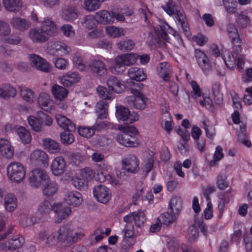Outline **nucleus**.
I'll return each mask as SVG.
<instances>
[{
    "label": "nucleus",
    "instance_id": "4d7b16f0",
    "mask_svg": "<svg viewBox=\"0 0 252 252\" xmlns=\"http://www.w3.org/2000/svg\"><path fill=\"white\" fill-rule=\"evenodd\" d=\"M101 3L102 2L98 0H85L84 5L85 9L92 11L98 9Z\"/></svg>",
    "mask_w": 252,
    "mask_h": 252
},
{
    "label": "nucleus",
    "instance_id": "bb28decb",
    "mask_svg": "<svg viewBox=\"0 0 252 252\" xmlns=\"http://www.w3.org/2000/svg\"><path fill=\"white\" fill-rule=\"evenodd\" d=\"M38 103L41 108L46 111H49L52 109L53 101L50 95L46 93H41L38 97Z\"/></svg>",
    "mask_w": 252,
    "mask_h": 252
},
{
    "label": "nucleus",
    "instance_id": "b1692460",
    "mask_svg": "<svg viewBox=\"0 0 252 252\" xmlns=\"http://www.w3.org/2000/svg\"><path fill=\"white\" fill-rule=\"evenodd\" d=\"M174 14L175 15V19L176 21H178V23L179 24L181 25L185 34L187 37H190V32L189 31V27L184 11L183 10H177Z\"/></svg>",
    "mask_w": 252,
    "mask_h": 252
},
{
    "label": "nucleus",
    "instance_id": "39448f33",
    "mask_svg": "<svg viewBox=\"0 0 252 252\" xmlns=\"http://www.w3.org/2000/svg\"><path fill=\"white\" fill-rule=\"evenodd\" d=\"M84 236L82 233L74 232L69 227L63 226L58 232V240L64 245L69 246Z\"/></svg>",
    "mask_w": 252,
    "mask_h": 252
},
{
    "label": "nucleus",
    "instance_id": "774afa93",
    "mask_svg": "<svg viewBox=\"0 0 252 252\" xmlns=\"http://www.w3.org/2000/svg\"><path fill=\"white\" fill-rule=\"evenodd\" d=\"M11 32L9 25L2 21H0V36L3 38L10 34Z\"/></svg>",
    "mask_w": 252,
    "mask_h": 252
},
{
    "label": "nucleus",
    "instance_id": "4468645a",
    "mask_svg": "<svg viewBox=\"0 0 252 252\" xmlns=\"http://www.w3.org/2000/svg\"><path fill=\"white\" fill-rule=\"evenodd\" d=\"M66 168V161L63 157H58L52 161L51 168L52 172L54 175L60 176L63 174Z\"/></svg>",
    "mask_w": 252,
    "mask_h": 252
},
{
    "label": "nucleus",
    "instance_id": "f3484780",
    "mask_svg": "<svg viewBox=\"0 0 252 252\" xmlns=\"http://www.w3.org/2000/svg\"><path fill=\"white\" fill-rule=\"evenodd\" d=\"M50 38L57 33V27L55 23L50 18L46 17L41 22L40 27Z\"/></svg>",
    "mask_w": 252,
    "mask_h": 252
},
{
    "label": "nucleus",
    "instance_id": "ddd939ff",
    "mask_svg": "<svg viewBox=\"0 0 252 252\" xmlns=\"http://www.w3.org/2000/svg\"><path fill=\"white\" fill-rule=\"evenodd\" d=\"M194 53L195 59L199 67L205 73L208 74L211 70V65L207 56L199 49H195Z\"/></svg>",
    "mask_w": 252,
    "mask_h": 252
},
{
    "label": "nucleus",
    "instance_id": "bf43d9fd",
    "mask_svg": "<svg viewBox=\"0 0 252 252\" xmlns=\"http://www.w3.org/2000/svg\"><path fill=\"white\" fill-rule=\"evenodd\" d=\"M216 185L217 188L220 190H224L229 186V182L227 181L226 176L224 174H219L217 177Z\"/></svg>",
    "mask_w": 252,
    "mask_h": 252
},
{
    "label": "nucleus",
    "instance_id": "6ab92c4d",
    "mask_svg": "<svg viewBox=\"0 0 252 252\" xmlns=\"http://www.w3.org/2000/svg\"><path fill=\"white\" fill-rule=\"evenodd\" d=\"M0 153L3 157L7 159H10L13 157L14 148L7 139H0Z\"/></svg>",
    "mask_w": 252,
    "mask_h": 252
},
{
    "label": "nucleus",
    "instance_id": "5701e85b",
    "mask_svg": "<svg viewBox=\"0 0 252 252\" xmlns=\"http://www.w3.org/2000/svg\"><path fill=\"white\" fill-rule=\"evenodd\" d=\"M64 199L67 204L74 207L79 206L83 201L81 193L76 191L67 192Z\"/></svg>",
    "mask_w": 252,
    "mask_h": 252
},
{
    "label": "nucleus",
    "instance_id": "20e7f679",
    "mask_svg": "<svg viewBox=\"0 0 252 252\" xmlns=\"http://www.w3.org/2000/svg\"><path fill=\"white\" fill-rule=\"evenodd\" d=\"M118 129L121 132L117 134L116 139L120 144L126 147H135L138 145L137 138L131 134H137L138 131L133 126L119 125Z\"/></svg>",
    "mask_w": 252,
    "mask_h": 252
},
{
    "label": "nucleus",
    "instance_id": "0eeeda50",
    "mask_svg": "<svg viewBox=\"0 0 252 252\" xmlns=\"http://www.w3.org/2000/svg\"><path fill=\"white\" fill-rule=\"evenodd\" d=\"M135 62V58L131 54L118 56L115 59L113 66L114 71L117 74L122 73L126 70V66H130Z\"/></svg>",
    "mask_w": 252,
    "mask_h": 252
},
{
    "label": "nucleus",
    "instance_id": "cd10ccee",
    "mask_svg": "<svg viewBox=\"0 0 252 252\" xmlns=\"http://www.w3.org/2000/svg\"><path fill=\"white\" fill-rule=\"evenodd\" d=\"M111 16L113 19V23L115 19L119 22H124L125 20V15L130 16L132 13L129 11H126L120 8L118 6H113L111 10Z\"/></svg>",
    "mask_w": 252,
    "mask_h": 252
},
{
    "label": "nucleus",
    "instance_id": "72a5a7b5",
    "mask_svg": "<svg viewBox=\"0 0 252 252\" xmlns=\"http://www.w3.org/2000/svg\"><path fill=\"white\" fill-rule=\"evenodd\" d=\"M17 198L12 193H8L4 198L5 209L10 212H13L17 208Z\"/></svg>",
    "mask_w": 252,
    "mask_h": 252
},
{
    "label": "nucleus",
    "instance_id": "1a4fd4ad",
    "mask_svg": "<svg viewBox=\"0 0 252 252\" xmlns=\"http://www.w3.org/2000/svg\"><path fill=\"white\" fill-rule=\"evenodd\" d=\"M122 167L127 172L135 174L139 170V161L137 157L133 154H128L122 159Z\"/></svg>",
    "mask_w": 252,
    "mask_h": 252
},
{
    "label": "nucleus",
    "instance_id": "9d476101",
    "mask_svg": "<svg viewBox=\"0 0 252 252\" xmlns=\"http://www.w3.org/2000/svg\"><path fill=\"white\" fill-rule=\"evenodd\" d=\"M89 68L93 75L95 76H104L107 73L105 63L99 60L92 61L89 63Z\"/></svg>",
    "mask_w": 252,
    "mask_h": 252
},
{
    "label": "nucleus",
    "instance_id": "aec40b11",
    "mask_svg": "<svg viewBox=\"0 0 252 252\" xmlns=\"http://www.w3.org/2000/svg\"><path fill=\"white\" fill-rule=\"evenodd\" d=\"M31 159L40 166L45 167L48 165V155L43 151L40 150L34 151L31 155Z\"/></svg>",
    "mask_w": 252,
    "mask_h": 252
},
{
    "label": "nucleus",
    "instance_id": "c756f323",
    "mask_svg": "<svg viewBox=\"0 0 252 252\" xmlns=\"http://www.w3.org/2000/svg\"><path fill=\"white\" fill-rule=\"evenodd\" d=\"M226 31L231 42L235 45L242 42L237 29L233 24L229 23L227 26Z\"/></svg>",
    "mask_w": 252,
    "mask_h": 252
},
{
    "label": "nucleus",
    "instance_id": "c9c22d12",
    "mask_svg": "<svg viewBox=\"0 0 252 252\" xmlns=\"http://www.w3.org/2000/svg\"><path fill=\"white\" fill-rule=\"evenodd\" d=\"M97 119L106 118L108 115V104L104 101H98L95 107Z\"/></svg>",
    "mask_w": 252,
    "mask_h": 252
},
{
    "label": "nucleus",
    "instance_id": "6e6d98bb",
    "mask_svg": "<svg viewBox=\"0 0 252 252\" xmlns=\"http://www.w3.org/2000/svg\"><path fill=\"white\" fill-rule=\"evenodd\" d=\"M98 95L104 99H112L114 96L112 92L103 86H99L96 89Z\"/></svg>",
    "mask_w": 252,
    "mask_h": 252
},
{
    "label": "nucleus",
    "instance_id": "4c0bfd02",
    "mask_svg": "<svg viewBox=\"0 0 252 252\" xmlns=\"http://www.w3.org/2000/svg\"><path fill=\"white\" fill-rule=\"evenodd\" d=\"M3 4L6 9L11 12H17L22 6L21 0H3Z\"/></svg>",
    "mask_w": 252,
    "mask_h": 252
},
{
    "label": "nucleus",
    "instance_id": "dca6fc26",
    "mask_svg": "<svg viewBox=\"0 0 252 252\" xmlns=\"http://www.w3.org/2000/svg\"><path fill=\"white\" fill-rule=\"evenodd\" d=\"M127 74L130 79L127 80V83L131 80L134 83H140V81L145 80L147 78V75L143 69L136 67L130 68Z\"/></svg>",
    "mask_w": 252,
    "mask_h": 252
},
{
    "label": "nucleus",
    "instance_id": "473e14b6",
    "mask_svg": "<svg viewBox=\"0 0 252 252\" xmlns=\"http://www.w3.org/2000/svg\"><path fill=\"white\" fill-rule=\"evenodd\" d=\"M96 19L97 23L107 25L113 23V19L111 16L110 12L102 10L96 13Z\"/></svg>",
    "mask_w": 252,
    "mask_h": 252
},
{
    "label": "nucleus",
    "instance_id": "2eb2a0df",
    "mask_svg": "<svg viewBox=\"0 0 252 252\" xmlns=\"http://www.w3.org/2000/svg\"><path fill=\"white\" fill-rule=\"evenodd\" d=\"M116 116L119 120L127 121L130 124L138 120L137 116H132L129 109L123 106L116 107Z\"/></svg>",
    "mask_w": 252,
    "mask_h": 252
},
{
    "label": "nucleus",
    "instance_id": "7ed1b4c3",
    "mask_svg": "<svg viewBox=\"0 0 252 252\" xmlns=\"http://www.w3.org/2000/svg\"><path fill=\"white\" fill-rule=\"evenodd\" d=\"M127 84L131 87L130 92L133 94L127 97V102L129 106L137 109H144L146 107L148 98L140 92L143 84L141 83H134L131 80L128 81Z\"/></svg>",
    "mask_w": 252,
    "mask_h": 252
},
{
    "label": "nucleus",
    "instance_id": "864d4df0",
    "mask_svg": "<svg viewBox=\"0 0 252 252\" xmlns=\"http://www.w3.org/2000/svg\"><path fill=\"white\" fill-rule=\"evenodd\" d=\"M236 22L238 26L242 28H246L251 25V20L247 15L241 13L237 15L236 18Z\"/></svg>",
    "mask_w": 252,
    "mask_h": 252
},
{
    "label": "nucleus",
    "instance_id": "5fc2aeb1",
    "mask_svg": "<svg viewBox=\"0 0 252 252\" xmlns=\"http://www.w3.org/2000/svg\"><path fill=\"white\" fill-rule=\"evenodd\" d=\"M135 44L131 39L121 40L117 44L118 48L123 52H127L131 50Z\"/></svg>",
    "mask_w": 252,
    "mask_h": 252
},
{
    "label": "nucleus",
    "instance_id": "e433bc0d",
    "mask_svg": "<svg viewBox=\"0 0 252 252\" xmlns=\"http://www.w3.org/2000/svg\"><path fill=\"white\" fill-rule=\"evenodd\" d=\"M37 210L39 214L45 218L52 210L53 211V205L48 200L44 199L39 204Z\"/></svg>",
    "mask_w": 252,
    "mask_h": 252
},
{
    "label": "nucleus",
    "instance_id": "a878e982",
    "mask_svg": "<svg viewBox=\"0 0 252 252\" xmlns=\"http://www.w3.org/2000/svg\"><path fill=\"white\" fill-rule=\"evenodd\" d=\"M24 242L25 239L22 236H15L9 240L7 244H1L0 246V249H3L5 247L9 250H15L21 248Z\"/></svg>",
    "mask_w": 252,
    "mask_h": 252
},
{
    "label": "nucleus",
    "instance_id": "c85d7f7f",
    "mask_svg": "<svg viewBox=\"0 0 252 252\" xmlns=\"http://www.w3.org/2000/svg\"><path fill=\"white\" fill-rule=\"evenodd\" d=\"M17 94L16 89L9 84H4L0 87V97L5 99L14 97Z\"/></svg>",
    "mask_w": 252,
    "mask_h": 252
},
{
    "label": "nucleus",
    "instance_id": "f257e3e1",
    "mask_svg": "<svg viewBox=\"0 0 252 252\" xmlns=\"http://www.w3.org/2000/svg\"><path fill=\"white\" fill-rule=\"evenodd\" d=\"M31 185L34 188L42 186V193L50 197L56 194L59 189L58 183L51 180L46 171L42 169L36 168L33 170L29 178Z\"/></svg>",
    "mask_w": 252,
    "mask_h": 252
},
{
    "label": "nucleus",
    "instance_id": "f704fd0d",
    "mask_svg": "<svg viewBox=\"0 0 252 252\" xmlns=\"http://www.w3.org/2000/svg\"><path fill=\"white\" fill-rule=\"evenodd\" d=\"M52 92L55 98L60 101L64 100L67 96L68 91L59 85H54L52 87Z\"/></svg>",
    "mask_w": 252,
    "mask_h": 252
},
{
    "label": "nucleus",
    "instance_id": "603ef678",
    "mask_svg": "<svg viewBox=\"0 0 252 252\" xmlns=\"http://www.w3.org/2000/svg\"><path fill=\"white\" fill-rule=\"evenodd\" d=\"M17 132L24 144H28L31 142L32 139L31 134L25 127H20L18 129Z\"/></svg>",
    "mask_w": 252,
    "mask_h": 252
},
{
    "label": "nucleus",
    "instance_id": "f8f14e48",
    "mask_svg": "<svg viewBox=\"0 0 252 252\" xmlns=\"http://www.w3.org/2000/svg\"><path fill=\"white\" fill-rule=\"evenodd\" d=\"M28 34L29 38L34 43H42L50 38L40 27L31 29Z\"/></svg>",
    "mask_w": 252,
    "mask_h": 252
},
{
    "label": "nucleus",
    "instance_id": "338daca9",
    "mask_svg": "<svg viewBox=\"0 0 252 252\" xmlns=\"http://www.w3.org/2000/svg\"><path fill=\"white\" fill-rule=\"evenodd\" d=\"M72 184L76 188L81 189L87 186L88 182L82 177L77 178L73 180Z\"/></svg>",
    "mask_w": 252,
    "mask_h": 252
},
{
    "label": "nucleus",
    "instance_id": "0e129e2a",
    "mask_svg": "<svg viewBox=\"0 0 252 252\" xmlns=\"http://www.w3.org/2000/svg\"><path fill=\"white\" fill-rule=\"evenodd\" d=\"M199 236L197 228L194 225H190L188 228V239L189 242H194Z\"/></svg>",
    "mask_w": 252,
    "mask_h": 252
},
{
    "label": "nucleus",
    "instance_id": "ea45409f",
    "mask_svg": "<svg viewBox=\"0 0 252 252\" xmlns=\"http://www.w3.org/2000/svg\"><path fill=\"white\" fill-rule=\"evenodd\" d=\"M158 75L164 80L167 81L169 78L170 73V65L166 62L161 63L157 66Z\"/></svg>",
    "mask_w": 252,
    "mask_h": 252
},
{
    "label": "nucleus",
    "instance_id": "680f3d73",
    "mask_svg": "<svg viewBox=\"0 0 252 252\" xmlns=\"http://www.w3.org/2000/svg\"><path fill=\"white\" fill-rule=\"evenodd\" d=\"M94 171L90 167H86L80 171L81 177L87 180V182L91 180L94 177Z\"/></svg>",
    "mask_w": 252,
    "mask_h": 252
},
{
    "label": "nucleus",
    "instance_id": "c03bdc74",
    "mask_svg": "<svg viewBox=\"0 0 252 252\" xmlns=\"http://www.w3.org/2000/svg\"><path fill=\"white\" fill-rule=\"evenodd\" d=\"M28 122L32 130L37 132L42 130V124L38 117V112H37V117L29 116L28 118Z\"/></svg>",
    "mask_w": 252,
    "mask_h": 252
},
{
    "label": "nucleus",
    "instance_id": "a18cd8bd",
    "mask_svg": "<svg viewBox=\"0 0 252 252\" xmlns=\"http://www.w3.org/2000/svg\"><path fill=\"white\" fill-rule=\"evenodd\" d=\"M43 143L46 149L50 153H57L60 152L61 148L59 144L56 141L50 138H46L43 140Z\"/></svg>",
    "mask_w": 252,
    "mask_h": 252
},
{
    "label": "nucleus",
    "instance_id": "09e8293b",
    "mask_svg": "<svg viewBox=\"0 0 252 252\" xmlns=\"http://www.w3.org/2000/svg\"><path fill=\"white\" fill-rule=\"evenodd\" d=\"M178 215L174 213H170V211L168 210L167 212H165L161 214L159 216V220L166 225H168L174 222Z\"/></svg>",
    "mask_w": 252,
    "mask_h": 252
},
{
    "label": "nucleus",
    "instance_id": "f03ea898",
    "mask_svg": "<svg viewBox=\"0 0 252 252\" xmlns=\"http://www.w3.org/2000/svg\"><path fill=\"white\" fill-rule=\"evenodd\" d=\"M126 223L123 232L125 237L128 238L140 235L142 227L146 220V216L143 211H137L129 213L123 218Z\"/></svg>",
    "mask_w": 252,
    "mask_h": 252
},
{
    "label": "nucleus",
    "instance_id": "7c9ffc66",
    "mask_svg": "<svg viewBox=\"0 0 252 252\" xmlns=\"http://www.w3.org/2000/svg\"><path fill=\"white\" fill-rule=\"evenodd\" d=\"M231 189L226 192H223L219 195L220 202L218 205V209L219 210V217L222 216V213L225 208V204L229 202L231 195L230 194Z\"/></svg>",
    "mask_w": 252,
    "mask_h": 252
},
{
    "label": "nucleus",
    "instance_id": "2f4dec72",
    "mask_svg": "<svg viewBox=\"0 0 252 252\" xmlns=\"http://www.w3.org/2000/svg\"><path fill=\"white\" fill-rule=\"evenodd\" d=\"M183 201L179 197H173L171 198L168 205V209L170 213H174L179 215L180 212L182 208Z\"/></svg>",
    "mask_w": 252,
    "mask_h": 252
},
{
    "label": "nucleus",
    "instance_id": "393cba45",
    "mask_svg": "<svg viewBox=\"0 0 252 252\" xmlns=\"http://www.w3.org/2000/svg\"><path fill=\"white\" fill-rule=\"evenodd\" d=\"M57 123L59 126L65 130L74 131L76 129L75 125L65 116L58 114L56 116Z\"/></svg>",
    "mask_w": 252,
    "mask_h": 252
},
{
    "label": "nucleus",
    "instance_id": "37998d69",
    "mask_svg": "<svg viewBox=\"0 0 252 252\" xmlns=\"http://www.w3.org/2000/svg\"><path fill=\"white\" fill-rule=\"evenodd\" d=\"M106 33L113 38L119 37L124 35L126 32L123 28H119L114 26H108L105 28Z\"/></svg>",
    "mask_w": 252,
    "mask_h": 252
},
{
    "label": "nucleus",
    "instance_id": "412c9836",
    "mask_svg": "<svg viewBox=\"0 0 252 252\" xmlns=\"http://www.w3.org/2000/svg\"><path fill=\"white\" fill-rule=\"evenodd\" d=\"M10 23L14 29L20 32H24L31 27V22L29 20L19 17H13Z\"/></svg>",
    "mask_w": 252,
    "mask_h": 252
},
{
    "label": "nucleus",
    "instance_id": "052dcab7",
    "mask_svg": "<svg viewBox=\"0 0 252 252\" xmlns=\"http://www.w3.org/2000/svg\"><path fill=\"white\" fill-rule=\"evenodd\" d=\"M78 132L81 136L89 138L94 134V131L93 126H80L78 128Z\"/></svg>",
    "mask_w": 252,
    "mask_h": 252
},
{
    "label": "nucleus",
    "instance_id": "a211bd4d",
    "mask_svg": "<svg viewBox=\"0 0 252 252\" xmlns=\"http://www.w3.org/2000/svg\"><path fill=\"white\" fill-rule=\"evenodd\" d=\"M53 211L56 214L58 219L56 223H60L62 220L67 217L71 213V210L69 207H63L61 203L53 204Z\"/></svg>",
    "mask_w": 252,
    "mask_h": 252
},
{
    "label": "nucleus",
    "instance_id": "13d9d810",
    "mask_svg": "<svg viewBox=\"0 0 252 252\" xmlns=\"http://www.w3.org/2000/svg\"><path fill=\"white\" fill-rule=\"evenodd\" d=\"M223 5L227 12L230 14L235 13L237 10L236 0H222Z\"/></svg>",
    "mask_w": 252,
    "mask_h": 252
},
{
    "label": "nucleus",
    "instance_id": "69168bd1",
    "mask_svg": "<svg viewBox=\"0 0 252 252\" xmlns=\"http://www.w3.org/2000/svg\"><path fill=\"white\" fill-rule=\"evenodd\" d=\"M162 8L169 15H173L177 11L175 2L172 0H168L165 5L162 6Z\"/></svg>",
    "mask_w": 252,
    "mask_h": 252
},
{
    "label": "nucleus",
    "instance_id": "58836bf2",
    "mask_svg": "<svg viewBox=\"0 0 252 252\" xmlns=\"http://www.w3.org/2000/svg\"><path fill=\"white\" fill-rule=\"evenodd\" d=\"M51 47L61 56L67 54L71 51V48L65 43L61 41H58L54 42Z\"/></svg>",
    "mask_w": 252,
    "mask_h": 252
},
{
    "label": "nucleus",
    "instance_id": "4be33fe9",
    "mask_svg": "<svg viewBox=\"0 0 252 252\" xmlns=\"http://www.w3.org/2000/svg\"><path fill=\"white\" fill-rule=\"evenodd\" d=\"M81 78L79 73L72 72L66 74L60 78V83L64 86L68 87L78 82Z\"/></svg>",
    "mask_w": 252,
    "mask_h": 252
},
{
    "label": "nucleus",
    "instance_id": "423d86ee",
    "mask_svg": "<svg viewBox=\"0 0 252 252\" xmlns=\"http://www.w3.org/2000/svg\"><path fill=\"white\" fill-rule=\"evenodd\" d=\"M7 174L8 178L13 182L19 183L25 177L26 171L23 165L16 162H13L7 167Z\"/></svg>",
    "mask_w": 252,
    "mask_h": 252
},
{
    "label": "nucleus",
    "instance_id": "79ce46f5",
    "mask_svg": "<svg viewBox=\"0 0 252 252\" xmlns=\"http://www.w3.org/2000/svg\"><path fill=\"white\" fill-rule=\"evenodd\" d=\"M107 84L109 90L112 92L120 93L123 90L122 84L115 76L110 77L107 80Z\"/></svg>",
    "mask_w": 252,
    "mask_h": 252
},
{
    "label": "nucleus",
    "instance_id": "de8ad7c7",
    "mask_svg": "<svg viewBox=\"0 0 252 252\" xmlns=\"http://www.w3.org/2000/svg\"><path fill=\"white\" fill-rule=\"evenodd\" d=\"M212 93L214 96V100L216 104L220 105L223 101L222 94L220 92V84L214 83L212 87Z\"/></svg>",
    "mask_w": 252,
    "mask_h": 252
},
{
    "label": "nucleus",
    "instance_id": "6e6552de",
    "mask_svg": "<svg viewBox=\"0 0 252 252\" xmlns=\"http://www.w3.org/2000/svg\"><path fill=\"white\" fill-rule=\"evenodd\" d=\"M30 63L32 67L44 72H49L52 67L50 63L40 56L34 54L29 55Z\"/></svg>",
    "mask_w": 252,
    "mask_h": 252
},
{
    "label": "nucleus",
    "instance_id": "49530a36",
    "mask_svg": "<svg viewBox=\"0 0 252 252\" xmlns=\"http://www.w3.org/2000/svg\"><path fill=\"white\" fill-rule=\"evenodd\" d=\"M20 93L22 98L28 102L32 103L35 100L34 93L30 89L25 87H20Z\"/></svg>",
    "mask_w": 252,
    "mask_h": 252
},
{
    "label": "nucleus",
    "instance_id": "e2e57ef3",
    "mask_svg": "<svg viewBox=\"0 0 252 252\" xmlns=\"http://www.w3.org/2000/svg\"><path fill=\"white\" fill-rule=\"evenodd\" d=\"M2 40L4 42L12 45H17L19 44L22 40V38L16 34H8L4 36Z\"/></svg>",
    "mask_w": 252,
    "mask_h": 252
},
{
    "label": "nucleus",
    "instance_id": "3c124183",
    "mask_svg": "<svg viewBox=\"0 0 252 252\" xmlns=\"http://www.w3.org/2000/svg\"><path fill=\"white\" fill-rule=\"evenodd\" d=\"M72 131L64 130L61 132L60 138L62 143L64 145H69L74 141V136L71 133Z\"/></svg>",
    "mask_w": 252,
    "mask_h": 252
},
{
    "label": "nucleus",
    "instance_id": "8fccbe9b",
    "mask_svg": "<svg viewBox=\"0 0 252 252\" xmlns=\"http://www.w3.org/2000/svg\"><path fill=\"white\" fill-rule=\"evenodd\" d=\"M97 21L96 18H94L92 15H87L84 17L81 21L82 26L89 30L93 29L96 27Z\"/></svg>",
    "mask_w": 252,
    "mask_h": 252
},
{
    "label": "nucleus",
    "instance_id": "9b49d317",
    "mask_svg": "<svg viewBox=\"0 0 252 252\" xmlns=\"http://www.w3.org/2000/svg\"><path fill=\"white\" fill-rule=\"evenodd\" d=\"M94 195L98 201L102 203H106L111 197V193L109 189L102 185L94 187L93 190Z\"/></svg>",
    "mask_w": 252,
    "mask_h": 252
},
{
    "label": "nucleus",
    "instance_id": "a19ab883",
    "mask_svg": "<svg viewBox=\"0 0 252 252\" xmlns=\"http://www.w3.org/2000/svg\"><path fill=\"white\" fill-rule=\"evenodd\" d=\"M78 17V10L74 6H67L63 10L62 18L68 21H73Z\"/></svg>",
    "mask_w": 252,
    "mask_h": 252
}]
</instances>
